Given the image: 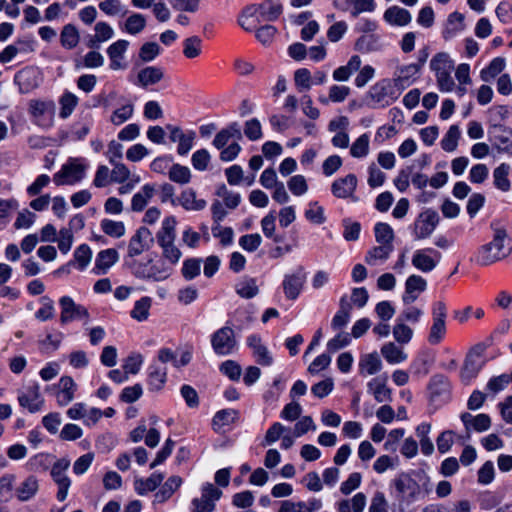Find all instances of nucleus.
Instances as JSON below:
<instances>
[{"mask_svg":"<svg viewBox=\"0 0 512 512\" xmlns=\"http://www.w3.org/2000/svg\"><path fill=\"white\" fill-rule=\"evenodd\" d=\"M177 220L174 216H168L162 221L161 228L156 233V241L162 250L163 261H167L171 267L176 265L182 252L175 244Z\"/></svg>","mask_w":512,"mask_h":512,"instance_id":"nucleus-1","label":"nucleus"},{"mask_svg":"<svg viewBox=\"0 0 512 512\" xmlns=\"http://www.w3.org/2000/svg\"><path fill=\"white\" fill-rule=\"evenodd\" d=\"M393 485L396 492L393 512H412L411 505L421 494L420 485L407 473L399 474Z\"/></svg>","mask_w":512,"mask_h":512,"instance_id":"nucleus-2","label":"nucleus"},{"mask_svg":"<svg viewBox=\"0 0 512 512\" xmlns=\"http://www.w3.org/2000/svg\"><path fill=\"white\" fill-rule=\"evenodd\" d=\"M509 240L504 228H495L491 242L482 245L478 250L476 261L481 266H489L506 258L511 248H505V242Z\"/></svg>","mask_w":512,"mask_h":512,"instance_id":"nucleus-3","label":"nucleus"},{"mask_svg":"<svg viewBox=\"0 0 512 512\" xmlns=\"http://www.w3.org/2000/svg\"><path fill=\"white\" fill-rule=\"evenodd\" d=\"M132 274L142 280L160 282L168 279L172 274V267L163 260L154 261L152 258L146 261L133 260L129 263Z\"/></svg>","mask_w":512,"mask_h":512,"instance_id":"nucleus-4","label":"nucleus"},{"mask_svg":"<svg viewBox=\"0 0 512 512\" xmlns=\"http://www.w3.org/2000/svg\"><path fill=\"white\" fill-rule=\"evenodd\" d=\"M400 93L392 80L383 79L370 87L366 103L371 108L385 107L394 102Z\"/></svg>","mask_w":512,"mask_h":512,"instance_id":"nucleus-5","label":"nucleus"},{"mask_svg":"<svg viewBox=\"0 0 512 512\" xmlns=\"http://www.w3.org/2000/svg\"><path fill=\"white\" fill-rule=\"evenodd\" d=\"M86 172V166L81 159L71 158L65 163L59 172L54 174L53 181L56 185H72L81 181Z\"/></svg>","mask_w":512,"mask_h":512,"instance_id":"nucleus-6","label":"nucleus"},{"mask_svg":"<svg viewBox=\"0 0 512 512\" xmlns=\"http://www.w3.org/2000/svg\"><path fill=\"white\" fill-rule=\"evenodd\" d=\"M222 491L212 483H205L201 489V498L192 500V512H212L215 509V502L220 499Z\"/></svg>","mask_w":512,"mask_h":512,"instance_id":"nucleus-7","label":"nucleus"},{"mask_svg":"<svg viewBox=\"0 0 512 512\" xmlns=\"http://www.w3.org/2000/svg\"><path fill=\"white\" fill-rule=\"evenodd\" d=\"M211 343L214 352L218 355H229L237 346L234 331L230 327H222L217 330L212 335Z\"/></svg>","mask_w":512,"mask_h":512,"instance_id":"nucleus-8","label":"nucleus"},{"mask_svg":"<svg viewBox=\"0 0 512 512\" xmlns=\"http://www.w3.org/2000/svg\"><path fill=\"white\" fill-rule=\"evenodd\" d=\"M19 405L27 409L30 413L40 411L44 404V399L40 393V386L38 383H33L23 390L18 391Z\"/></svg>","mask_w":512,"mask_h":512,"instance_id":"nucleus-9","label":"nucleus"},{"mask_svg":"<svg viewBox=\"0 0 512 512\" xmlns=\"http://www.w3.org/2000/svg\"><path fill=\"white\" fill-rule=\"evenodd\" d=\"M439 222V215L436 211L427 209L423 211L414 222L415 239L428 238Z\"/></svg>","mask_w":512,"mask_h":512,"instance_id":"nucleus-10","label":"nucleus"},{"mask_svg":"<svg viewBox=\"0 0 512 512\" xmlns=\"http://www.w3.org/2000/svg\"><path fill=\"white\" fill-rule=\"evenodd\" d=\"M154 238L151 231L146 227H140L131 237L128 244L127 257L134 258L150 249Z\"/></svg>","mask_w":512,"mask_h":512,"instance_id":"nucleus-11","label":"nucleus"},{"mask_svg":"<svg viewBox=\"0 0 512 512\" xmlns=\"http://www.w3.org/2000/svg\"><path fill=\"white\" fill-rule=\"evenodd\" d=\"M59 304L61 307L60 322L62 325H65L75 319L85 318L88 320V310L84 306L76 304L71 297H61Z\"/></svg>","mask_w":512,"mask_h":512,"instance_id":"nucleus-12","label":"nucleus"},{"mask_svg":"<svg viewBox=\"0 0 512 512\" xmlns=\"http://www.w3.org/2000/svg\"><path fill=\"white\" fill-rule=\"evenodd\" d=\"M70 462L67 459L58 460L51 469V476L58 485L57 499L64 501L68 494L70 487V479L66 475V470L69 468Z\"/></svg>","mask_w":512,"mask_h":512,"instance_id":"nucleus-13","label":"nucleus"},{"mask_svg":"<svg viewBox=\"0 0 512 512\" xmlns=\"http://www.w3.org/2000/svg\"><path fill=\"white\" fill-rule=\"evenodd\" d=\"M15 82L21 93H30L40 86L41 73L37 68L26 67L15 75Z\"/></svg>","mask_w":512,"mask_h":512,"instance_id":"nucleus-14","label":"nucleus"},{"mask_svg":"<svg viewBox=\"0 0 512 512\" xmlns=\"http://www.w3.org/2000/svg\"><path fill=\"white\" fill-rule=\"evenodd\" d=\"M357 184V177L354 174H348L336 179L331 185V191L336 198L357 201L358 198L355 196Z\"/></svg>","mask_w":512,"mask_h":512,"instance_id":"nucleus-15","label":"nucleus"},{"mask_svg":"<svg viewBox=\"0 0 512 512\" xmlns=\"http://www.w3.org/2000/svg\"><path fill=\"white\" fill-rule=\"evenodd\" d=\"M305 282L306 275L301 268L295 273L286 274L282 282L285 297L288 300H296L301 294Z\"/></svg>","mask_w":512,"mask_h":512,"instance_id":"nucleus-16","label":"nucleus"},{"mask_svg":"<svg viewBox=\"0 0 512 512\" xmlns=\"http://www.w3.org/2000/svg\"><path fill=\"white\" fill-rule=\"evenodd\" d=\"M440 258L441 254L432 248L417 250L413 254L412 265L416 269L427 273L437 266Z\"/></svg>","mask_w":512,"mask_h":512,"instance_id":"nucleus-17","label":"nucleus"},{"mask_svg":"<svg viewBox=\"0 0 512 512\" xmlns=\"http://www.w3.org/2000/svg\"><path fill=\"white\" fill-rule=\"evenodd\" d=\"M29 113L37 124L48 126L54 113V104L50 101L31 100Z\"/></svg>","mask_w":512,"mask_h":512,"instance_id":"nucleus-18","label":"nucleus"},{"mask_svg":"<svg viewBox=\"0 0 512 512\" xmlns=\"http://www.w3.org/2000/svg\"><path fill=\"white\" fill-rule=\"evenodd\" d=\"M129 47V41L125 39L117 40L106 50L110 59V69L114 71L124 70L127 64L124 62V55Z\"/></svg>","mask_w":512,"mask_h":512,"instance_id":"nucleus-19","label":"nucleus"},{"mask_svg":"<svg viewBox=\"0 0 512 512\" xmlns=\"http://www.w3.org/2000/svg\"><path fill=\"white\" fill-rule=\"evenodd\" d=\"M247 12L250 17L259 15L264 20L273 21L282 13V5L277 1L265 0L260 4L248 7Z\"/></svg>","mask_w":512,"mask_h":512,"instance_id":"nucleus-20","label":"nucleus"},{"mask_svg":"<svg viewBox=\"0 0 512 512\" xmlns=\"http://www.w3.org/2000/svg\"><path fill=\"white\" fill-rule=\"evenodd\" d=\"M426 288L427 282L423 277L415 274L409 276L405 282V292L402 296V301L407 305L412 304Z\"/></svg>","mask_w":512,"mask_h":512,"instance_id":"nucleus-21","label":"nucleus"},{"mask_svg":"<svg viewBox=\"0 0 512 512\" xmlns=\"http://www.w3.org/2000/svg\"><path fill=\"white\" fill-rule=\"evenodd\" d=\"M39 490V481L33 476L29 475L24 478L15 488V496L21 502L31 500Z\"/></svg>","mask_w":512,"mask_h":512,"instance_id":"nucleus-22","label":"nucleus"},{"mask_svg":"<svg viewBox=\"0 0 512 512\" xmlns=\"http://www.w3.org/2000/svg\"><path fill=\"white\" fill-rule=\"evenodd\" d=\"M352 305L345 294L340 298L339 309L332 318L331 328L335 331L343 329L350 321Z\"/></svg>","mask_w":512,"mask_h":512,"instance_id":"nucleus-23","label":"nucleus"},{"mask_svg":"<svg viewBox=\"0 0 512 512\" xmlns=\"http://www.w3.org/2000/svg\"><path fill=\"white\" fill-rule=\"evenodd\" d=\"M420 68V64L413 63L398 69L397 77L393 80L398 91H402L412 83L419 73Z\"/></svg>","mask_w":512,"mask_h":512,"instance_id":"nucleus-24","label":"nucleus"},{"mask_svg":"<svg viewBox=\"0 0 512 512\" xmlns=\"http://www.w3.org/2000/svg\"><path fill=\"white\" fill-rule=\"evenodd\" d=\"M384 20L393 26H406L411 20L410 12L398 6L389 7L383 15Z\"/></svg>","mask_w":512,"mask_h":512,"instance_id":"nucleus-25","label":"nucleus"},{"mask_svg":"<svg viewBox=\"0 0 512 512\" xmlns=\"http://www.w3.org/2000/svg\"><path fill=\"white\" fill-rule=\"evenodd\" d=\"M382 47L381 36L376 33L362 34L355 42V49L361 53L379 51Z\"/></svg>","mask_w":512,"mask_h":512,"instance_id":"nucleus-26","label":"nucleus"},{"mask_svg":"<svg viewBox=\"0 0 512 512\" xmlns=\"http://www.w3.org/2000/svg\"><path fill=\"white\" fill-rule=\"evenodd\" d=\"M178 203L188 211H200L207 205L204 199H197L196 192L192 188L185 189L181 192Z\"/></svg>","mask_w":512,"mask_h":512,"instance_id":"nucleus-27","label":"nucleus"},{"mask_svg":"<svg viewBox=\"0 0 512 512\" xmlns=\"http://www.w3.org/2000/svg\"><path fill=\"white\" fill-rule=\"evenodd\" d=\"M76 384L69 376H64L59 380V391L56 394L59 405L65 406L74 398Z\"/></svg>","mask_w":512,"mask_h":512,"instance_id":"nucleus-28","label":"nucleus"},{"mask_svg":"<svg viewBox=\"0 0 512 512\" xmlns=\"http://www.w3.org/2000/svg\"><path fill=\"white\" fill-rule=\"evenodd\" d=\"M382 368V362L376 352L364 354L359 360V371L362 375H374Z\"/></svg>","mask_w":512,"mask_h":512,"instance_id":"nucleus-29","label":"nucleus"},{"mask_svg":"<svg viewBox=\"0 0 512 512\" xmlns=\"http://www.w3.org/2000/svg\"><path fill=\"white\" fill-rule=\"evenodd\" d=\"M119 255L115 249L109 248L98 253L95 260L96 273H106L118 261Z\"/></svg>","mask_w":512,"mask_h":512,"instance_id":"nucleus-30","label":"nucleus"},{"mask_svg":"<svg viewBox=\"0 0 512 512\" xmlns=\"http://www.w3.org/2000/svg\"><path fill=\"white\" fill-rule=\"evenodd\" d=\"M164 77V73L161 68L156 66L145 67L139 71L137 75L138 83L142 87L154 85L160 82Z\"/></svg>","mask_w":512,"mask_h":512,"instance_id":"nucleus-31","label":"nucleus"},{"mask_svg":"<svg viewBox=\"0 0 512 512\" xmlns=\"http://www.w3.org/2000/svg\"><path fill=\"white\" fill-rule=\"evenodd\" d=\"M394 247L393 244H380L370 249L365 257L367 264L374 266L378 262L386 261L392 253Z\"/></svg>","mask_w":512,"mask_h":512,"instance_id":"nucleus-32","label":"nucleus"},{"mask_svg":"<svg viewBox=\"0 0 512 512\" xmlns=\"http://www.w3.org/2000/svg\"><path fill=\"white\" fill-rule=\"evenodd\" d=\"M164 476L161 473H153L147 479L136 478L134 481L135 491L139 495H145L154 491L163 481Z\"/></svg>","mask_w":512,"mask_h":512,"instance_id":"nucleus-33","label":"nucleus"},{"mask_svg":"<svg viewBox=\"0 0 512 512\" xmlns=\"http://www.w3.org/2000/svg\"><path fill=\"white\" fill-rule=\"evenodd\" d=\"M155 187L151 184H146L142 187L141 191L136 193L131 200V209L134 212L142 211L149 200L154 196Z\"/></svg>","mask_w":512,"mask_h":512,"instance_id":"nucleus-34","label":"nucleus"},{"mask_svg":"<svg viewBox=\"0 0 512 512\" xmlns=\"http://www.w3.org/2000/svg\"><path fill=\"white\" fill-rule=\"evenodd\" d=\"M167 379L166 367L152 364L149 367L148 384L151 390L159 391L164 386Z\"/></svg>","mask_w":512,"mask_h":512,"instance_id":"nucleus-35","label":"nucleus"},{"mask_svg":"<svg viewBox=\"0 0 512 512\" xmlns=\"http://www.w3.org/2000/svg\"><path fill=\"white\" fill-rule=\"evenodd\" d=\"M367 386L377 402L381 403L391 400V390L387 388L385 379L374 378Z\"/></svg>","mask_w":512,"mask_h":512,"instance_id":"nucleus-36","label":"nucleus"},{"mask_svg":"<svg viewBox=\"0 0 512 512\" xmlns=\"http://www.w3.org/2000/svg\"><path fill=\"white\" fill-rule=\"evenodd\" d=\"M483 366L481 359L475 358L473 354H468L461 370V378L464 382H469L477 376Z\"/></svg>","mask_w":512,"mask_h":512,"instance_id":"nucleus-37","label":"nucleus"},{"mask_svg":"<svg viewBox=\"0 0 512 512\" xmlns=\"http://www.w3.org/2000/svg\"><path fill=\"white\" fill-rule=\"evenodd\" d=\"M182 479L179 476H171L162 485L160 490L155 494V501L163 503L168 500L173 493L181 486Z\"/></svg>","mask_w":512,"mask_h":512,"instance_id":"nucleus-38","label":"nucleus"},{"mask_svg":"<svg viewBox=\"0 0 512 512\" xmlns=\"http://www.w3.org/2000/svg\"><path fill=\"white\" fill-rule=\"evenodd\" d=\"M381 354L390 364L401 363L407 359V354L394 342L384 344L381 348Z\"/></svg>","mask_w":512,"mask_h":512,"instance_id":"nucleus-39","label":"nucleus"},{"mask_svg":"<svg viewBox=\"0 0 512 512\" xmlns=\"http://www.w3.org/2000/svg\"><path fill=\"white\" fill-rule=\"evenodd\" d=\"M80 41V34L78 29L73 24H66L61 31L60 34V42L61 45L65 49H73L75 48Z\"/></svg>","mask_w":512,"mask_h":512,"instance_id":"nucleus-40","label":"nucleus"},{"mask_svg":"<svg viewBox=\"0 0 512 512\" xmlns=\"http://www.w3.org/2000/svg\"><path fill=\"white\" fill-rule=\"evenodd\" d=\"M494 140L495 146L498 151H509L510 137L512 136V130L507 129L502 125H494L493 126Z\"/></svg>","mask_w":512,"mask_h":512,"instance_id":"nucleus-41","label":"nucleus"},{"mask_svg":"<svg viewBox=\"0 0 512 512\" xmlns=\"http://www.w3.org/2000/svg\"><path fill=\"white\" fill-rule=\"evenodd\" d=\"M430 68L436 74L452 71L454 62L445 52L437 53L430 61Z\"/></svg>","mask_w":512,"mask_h":512,"instance_id":"nucleus-42","label":"nucleus"},{"mask_svg":"<svg viewBox=\"0 0 512 512\" xmlns=\"http://www.w3.org/2000/svg\"><path fill=\"white\" fill-rule=\"evenodd\" d=\"M464 15L459 12H453L447 19V25L443 32L444 38H451L464 29Z\"/></svg>","mask_w":512,"mask_h":512,"instance_id":"nucleus-43","label":"nucleus"},{"mask_svg":"<svg viewBox=\"0 0 512 512\" xmlns=\"http://www.w3.org/2000/svg\"><path fill=\"white\" fill-rule=\"evenodd\" d=\"M145 27V17L142 14L134 13L126 19L122 27V30L130 35H137L140 32H142Z\"/></svg>","mask_w":512,"mask_h":512,"instance_id":"nucleus-44","label":"nucleus"},{"mask_svg":"<svg viewBox=\"0 0 512 512\" xmlns=\"http://www.w3.org/2000/svg\"><path fill=\"white\" fill-rule=\"evenodd\" d=\"M505 60L501 57L494 58L490 64L481 70L480 78L484 82H490L498 74H500L505 68Z\"/></svg>","mask_w":512,"mask_h":512,"instance_id":"nucleus-45","label":"nucleus"},{"mask_svg":"<svg viewBox=\"0 0 512 512\" xmlns=\"http://www.w3.org/2000/svg\"><path fill=\"white\" fill-rule=\"evenodd\" d=\"M236 293L245 299H251L258 295L259 288L254 278H244L236 285Z\"/></svg>","mask_w":512,"mask_h":512,"instance_id":"nucleus-46","label":"nucleus"},{"mask_svg":"<svg viewBox=\"0 0 512 512\" xmlns=\"http://www.w3.org/2000/svg\"><path fill=\"white\" fill-rule=\"evenodd\" d=\"M509 171L510 166L506 163H502L496 167L493 172L495 186L504 192L508 191L511 186L508 180Z\"/></svg>","mask_w":512,"mask_h":512,"instance_id":"nucleus-47","label":"nucleus"},{"mask_svg":"<svg viewBox=\"0 0 512 512\" xmlns=\"http://www.w3.org/2000/svg\"><path fill=\"white\" fill-rule=\"evenodd\" d=\"M461 132L458 125H452L441 140V147L446 152H453L458 146Z\"/></svg>","mask_w":512,"mask_h":512,"instance_id":"nucleus-48","label":"nucleus"},{"mask_svg":"<svg viewBox=\"0 0 512 512\" xmlns=\"http://www.w3.org/2000/svg\"><path fill=\"white\" fill-rule=\"evenodd\" d=\"M168 176L171 181L181 185L187 184L191 180L190 169L180 164H173L169 169Z\"/></svg>","mask_w":512,"mask_h":512,"instance_id":"nucleus-49","label":"nucleus"},{"mask_svg":"<svg viewBox=\"0 0 512 512\" xmlns=\"http://www.w3.org/2000/svg\"><path fill=\"white\" fill-rule=\"evenodd\" d=\"M392 333L395 341L401 345L409 343L413 337L412 328L398 320H396Z\"/></svg>","mask_w":512,"mask_h":512,"instance_id":"nucleus-50","label":"nucleus"},{"mask_svg":"<svg viewBox=\"0 0 512 512\" xmlns=\"http://www.w3.org/2000/svg\"><path fill=\"white\" fill-rule=\"evenodd\" d=\"M370 137L368 134H362L351 145L350 154L354 158H363L369 153Z\"/></svg>","mask_w":512,"mask_h":512,"instance_id":"nucleus-51","label":"nucleus"},{"mask_svg":"<svg viewBox=\"0 0 512 512\" xmlns=\"http://www.w3.org/2000/svg\"><path fill=\"white\" fill-rule=\"evenodd\" d=\"M134 113V105L130 102L124 104L120 108L113 111L110 122L113 125L119 126L129 120Z\"/></svg>","mask_w":512,"mask_h":512,"instance_id":"nucleus-52","label":"nucleus"},{"mask_svg":"<svg viewBox=\"0 0 512 512\" xmlns=\"http://www.w3.org/2000/svg\"><path fill=\"white\" fill-rule=\"evenodd\" d=\"M375 239L379 244H393L394 232L387 223L379 222L374 227Z\"/></svg>","mask_w":512,"mask_h":512,"instance_id":"nucleus-53","label":"nucleus"},{"mask_svg":"<svg viewBox=\"0 0 512 512\" xmlns=\"http://www.w3.org/2000/svg\"><path fill=\"white\" fill-rule=\"evenodd\" d=\"M201 263L202 261L199 258L186 259L181 269L182 276L188 281L196 278L200 274Z\"/></svg>","mask_w":512,"mask_h":512,"instance_id":"nucleus-54","label":"nucleus"},{"mask_svg":"<svg viewBox=\"0 0 512 512\" xmlns=\"http://www.w3.org/2000/svg\"><path fill=\"white\" fill-rule=\"evenodd\" d=\"M275 221L276 216L274 212H270L267 214L262 220H261V228L264 233V235L267 238L273 239L274 242L279 243L282 241V237L275 234Z\"/></svg>","mask_w":512,"mask_h":512,"instance_id":"nucleus-55","label":"nucleus"},{"mask_svg":"<svg viewBox=\"0 0 512 512\" xmlns=\"http://www.w3.org/2000/svg\"><path fill=\"white\" fill-rule=\"evenodd\" d=\"M432 397L441 396L449 391L448 379L444 375H434L429 383Z\"/></svg>","mask_w":512,"mask_h":512,"instance_id":"nucleus-56","label":"nucleus"},{"mask_svg":"<svg viewBox=\"0 0 512 512\" xmlns=\"http://www.w3.org/2000/svg\"><path fill=\"white\" fill-rule=\"evenodd\" d=\"M99 9L108 16H124L127 13L120 0H103L99 3Z\"/></svg>","mask_w":512,"mask_h":512,"instance_id":"nucleus-57","label":"nucleus"},{"mask_svg":"<svg viewBox=\"0 0 512 512\" xmlns=\"http://www.w3.org/2000/svg\"><path fill=\"white\" fill-rule=\"evenodd\" d=\"M446 334V322L439 320H432L430 327L428 342L431 345L439 344L445 337Z\"/></svg>","mask_w":512,"mask_h":512,"instance_id":"nucleus-58","label":"nucleus"},{"mask_svg":"<svg viewBox=\"0 0 512 512\" xmlns=\"http://www.w3.org/2000/svg\"><path fill=\"white\" fill-rule=\"evenodd\" d=\"M151 307V298L142 297L136 301L134 308L131 311V317L138 320L144 321L149 316V309Z\"/></svg>","mask_w":512,"mask_h":512,"instance_id":"nucleus-59","label":"nucleus"},{"mask_svg":"<svg viewBox=\"0 0 512 512\" xmlns=\"http://www.w3.org/2000/svg\"><path fill=\"white\" fill-rule=\"evenodd\" d=\"M40 302L42 306L35 313V317L40 321L52 319L55 315L54 302L48 296L41 297Z\"/></svg>","mask_w":512,"mask_h":512,"instance_id":"nucleus-60","label":"nucleus"},{"mask_svg":"<svg viewBox=\"0 0 512 512\" xmlns=\"http://www.w3.org/2000/svg\"><path fill=\"white\" fill-rule=\"evenodd\" d=\"M183 54L189 59L196 58L201 53V39L198 36H191L183 42Z\"/></svg>","mask_w":512,"mask_h":512,"instance_id":"nucleus-61","label":"nucleus"},{"mask_svg":"<svg viewBox=\"0 0 512 512\" xmlns=\"http://www.w3.org/2000/svg\"><path fill=\"white\" fill-rule=\"evenodd\" d=\"M78 103V98L76 95L70 92H66L60 98V116L62 118H67L70 116Z\"/></svg>","mask_w":512,"mask_h":512,"instance_id":"nucleus-62","label":"nucleus"},{"mask_svg":"<svg viewBox=\"0 0 512 512\" xmlns=\"http://www.w3.org/2000/svg\"><path fill=\"white\" fill-rule=\"evenodd\" d=\"M113 169L111 171V181L119 184H123L133 176L126 165L120 162L112 163Z\"/></svg>","mask_w":512,"mask_h":512,"instance_id":"nucleus-63","label":"nucleus"},{"mask_svg":"<svg viewBox=\"0 0 512 512\" xmlns=\"http://www.w3.org/2000/svg\"><path fill=\"white\" fill-rule=\"evenodd\" d=\"M262 243V237L258 233L246 234L239 238V245L247 252L256 251Z\"/></svg>","mask_w":512,"mask_h":512,"instance_id":"nucleus-64","label":"nucleus"}]
</instances>
